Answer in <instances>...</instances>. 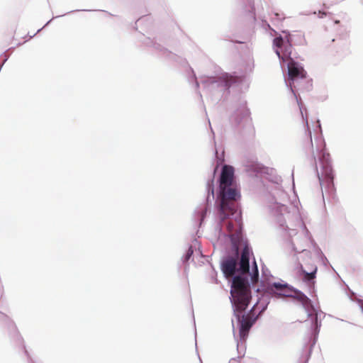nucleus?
Listing matches in <instances>:
<instances>
[{
  "instance_id": "1",
  "label": "nucleus",
  "mask_w": 363,
  "mask_h": 363,
  "mask_svg": "<svg viewBox=\"0 0 363 363\" xmlns=\"http://www.w3.org/2000/svg\"><path fill=\"white\" fill-rule=\"evenodd\" d=\"M230 294L234 314L240 323V336L241 338L245 339L252 325L266 310V306H263L257 315L255 312L259 305H255L246 315H242L247 308L251 298L248 280L242 275L234 277Z\"/></svg>"
},
{
  "instance_id": "2",
  "label": "nucleus",
  "mask_w": 363,
  "mask_h": 363,
  "mask_svg": "<svg viewBox=\"0 0 363 363\" xmlns=\"http://www.w3.org/2000/svg\"><path fill=\"white\" fill-rule=\"evenodd\" d=\"M234 179V168L228 165V233L231 231L233 226V218L230 216H233L235 222V232L230 235V240L233 248L236 254H238L240 247L242 244V216L241 211L235 206L233 201L240 197V192L238 189L231 188Z\"/></svg>"
},
{
  "instance_id": "3",
  "label": "nucleus",
  "mask_w": 363,
  "mask_h": 363,
  "mask_svg": "<svg viewBox=\"0 0 363 363\" xmlns=\"http://www.w3.org/2000/svg\"><path fill=\"white\" fill-rule=\"evenodd\" d=\"M318 179L322 188L325 189V193L329 199H336L335 188L334 186V175L331 165L327 162H323L320 172L318 173Z\"/></svg>"
},
{
  "instance_id": "4",
  "label": "nucleus",
  "mask_w": 363,
  "mask_h": 363,
  "mask_svg": "<svg viewBox=\"0 0 363 363\" xmlns=\"http://www.w3.org/2000/svg\"><path fill=\"white\" fill-rule=\"evenodd\" d=\"M227 164H224L222 167V172L220 175V194L218 197L219 202V213L220 218L222 221H224L227 218Z\"/></svg>"
},
{
  "instance_id": "5",
  "label": "nucleus",
  "mask_w": 363,
  "mask_h": 363,
  "mask_svg": "<svg viewBox=\"0 0 363 363\" xmlns=\"http://www.w3.org/2000/svg\"><path fill=\"white\" fill-rule=\"evenodd\" d=\"M250 249L247 245H245L241 253V257L239 262L238 271L242 274H246L250 270Z\"/></svg>"
},
{
  "instance_id": "6",
  "label": "nucleus",
  "mask_w": 363,
  "mask_h": 363,
  "mask_svg": "<svg viewBox=\"0 0 363 363\" xmlns=\"http://www.w3.org/2000/svg\"><path fill=\"white\" fill-rule=\"evenodd\" d=\"M288 69L289 77L291 80H294L298 77H306V72L304 71L303 67H298L297 63L294 62L292 59H290V62L288 65Z\"/></svg>"
},
{
  "instance_id": "7",
  "label": "nucleus",
  "mask_w": 363,
  "mask_h": 363,
  "mask_svg": "<svg viewBox=\"0 0 363 363\" xmlns=\"http://www.w3.org/2000/svg\"><path fill=\"white\" fill-rule=\"evenodd\" d=\"M287 288L288 286L286 284L274 282L268 287L267 291L270 294L275 297L281 298L284 296H289V295L285 293Z\"/></svg>"
},
{
  "instance_id": "8",
  "label": "nucleus",
  "mask_w": 363,
  "mask_h": 363,
  "mask_svg": "<svg viewBox=\"0 0 363 363\" xmlns=\"http://www.w3.org/2000/svg\"><path fill=\"white\" fill-rule=\"evenodd\" d=\"M302 273L303 274V280L304 281H311L315 278V274L317 272V267L314 264L311 265V272L306 271L301 267Z\"/></svg>"
},
{
  "instance_id": "9",
  "label": "nucleus",
  "mask_w": 363,
  "mask_h": 363,
  "mask_svg": "<svg viewBox=\"0 0 363 363\" xmlns=\"http://www.w3.org/2000/svg\"><path fill=\"white\" fill-rule=\"evenodd\" d=\"M295 298L301 303L305 308H308L311 306V300L303 293L297 292Z\"/></svg>"
},
{
  "instance_id": "10",
  "label": "nucleus",
  "mask_w": 363,
  "mask_h": 363,
  "mask_svg": "<svg viewBox=\"0 0 363 363\" xmlns=\"http://www.w3.org/2000/svg\"><path fill=\"white\" fill-rule=\"evenodd\" d=\"M244 76L230 75L228 76V86L233 84H238L243 81Z\"/></svg>"
},
{
  "instance_id": "11",
  "label": "nucleus",
  "mask_w": 363,
  "mask_h": 363,
  "mask_svg": "<svg viewBox=\"0 0 363 363\" xmlns=\"http://www.w3.org/2000/svg\"><path fill=\"white\" fill-rule=\"evenodd\" d=\"M235 267H236V262L232 258H228V277H232L235 272Z\"/></svg>"
},
{
  "instance_id": "12",
  "label": "nucleus",
  "mask_w": 363,
  "mask_h": 363,
  "mask_svg": "<svg viewBox=\"0 0 363 363\" xmlns=\"http://www.w3.org/2000/svg\"><path fill=\"white\" fill-rule=\"evenodd\" d=\"M220 267L224 277L227 278V258L223 257L222 259Z\"/></svg>"
},
{
  "instance_id": "13",
  "label": "nucleus",
  "mask_w": 363,
  "mask_h": 363,
  "mask_svg": "<svg viewBox=\"0 0 363 363\" xmlns=\"http://www.w3.org/2000/svg\"><path fill=\"white\" fill-rule=\"evenodd\" d=\"M259 277V272L256 262H254V272L252 277V281L255 282L257 281Z\"/></svg>"
},
{
  "instance_id": "14",
  "label": "nucleus",
  "mask_w": 363,
  "mask_h": 363,
  "mask_svg": "<svg viewBox=\"0 0 363 363\" xmlns=\"http://www.w3.org/2000/svg\"><path fill=\"white\" fill-rule=\"evenodd\" d=\"M274 45L277 48H281L283 45L284 40L281 37L275 38L273 40Z\"/></svg>"
},
{
  "instance_id": "15",
  "label": "nucleus",
  "mask_w": 363,
  "mask_h": 363,
  "mask_svg": "<svg viewBox=\"0 0 363 363\" xmlns=\"http://www.w3.org/2000/svg\"><path fill=\"white\" fill-rule=\"evenodd\" d=\"M272 14L274 16V17H272V19L278 20V21H282L283 19H284V16L283 13H279L278 12H273Z\"/></svg>"
},
{
  "instance_id": "16",
  "label": "nucleus",
  "mask_w": 363,
  "mask_h": 363,
  "mask_svg": "<svg viewBox=\"0 0 363 363\" xmlns=\"http://www.w3.org/2000/svg\"><path fill=\"white\" fill-rule=\"evenodd\" d=\"M340 45L342 48L339 52H343L345 50H348V43L347 40H342L340 43Z\"/></svg>"
},
{
  "instance_id": "17",
  "label": "nucleus",
  "mask_w": 363,
  "mask_h": 363,
  "mask_svg": "<svg viewBox=\"0 0 363 363\" xmlns=\"http://www.w3.org/2000/svg\"><path fill=\"white\" fill-rule=\"evenodd\" d=\"M193 252H194V250L192 249L191 247H190L189 248V250H187V252H186V255L185 256V261H188L189 259L191 257V255H193Z\"/></svg>"
},
{
  "instance_id": "18",
  "label": "nucleus",
  "mask_w": 363,
  "mask_h": 363,
  "mask_svg": "<svg viewBox=\"0 0 363 363\" xmlns=\"http://www.w3.org/2000/svg\"><path fill=\"white\" fill-rule=\"evenodd\" d=\"M255 305H259V307L257 308L255 313L256 315L259 313V311L261 310V308H262L263 306H267V304L265 303H259L257 302Z\"/></svg>"
},
{
  "instance_id": "19",
  "label": "nucleus",
  "mask_w": 363,
  "mask_h": 363,
  "mask_svg": "<svg viewBox=\"0 0 363 363\" xmlns=\"http://www.w3.org/2000/svg\"><path fill=\"white\" fill-rule=\"evenodd\" d=\"M276 54L278 55V57H279L280 59H281V60H284V57L281 55L280 52H279L278 50H276Z\"/></svg>"
},
{
  "instance_id": "20",
  "label": "nucleus",
  "mask_w": 363,
  "mask_h": 363,
  "mask_svg": "<svg viewBox=\"0 0 363 363\" xmlns=\"http://www.w3.org/2000/svg\"><path fill=\"white\" fill-rule=\"evenodd\" d=\"M309 139H310V143H311V145L313 146V145H312V138H311V132L309 133Z\"/></svg>"
},
{
  "instance_id": "21",
  "label": "nucleus",
  "mask_w": 363,
  "mask_h": 363,
  "mask_svg": "<svg viewBox=\"0 0 363 363\" xmlns=\"http://www.w3.org/2000/svg\"><path fill=\"white\" fill-rule=\"evenodd\" d=\"M311 265H312V264H310V267L308 268V271H309V272H311Z\"/></svg>"
}]
</instances>
